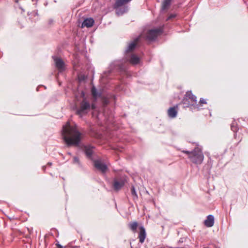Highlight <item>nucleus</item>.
Listing matches in <instances>:
<instances>
[{
  "label": "nucleus",
  "instance_id": "obj_7",
  "mask_svg": "<svg viewBox=\"0 0 248 248\" xmlns=\"http://www.w3.org/2000/svg\"><path fill=\"white\" fill-rule=\"evenodd\" d=\"M110 70L109 72H111L113 69H116L119 71H123L125 69L124 64L121 60H115L113 61L109 66Z\"/></svg>",
  "mask_w": 248,
  "mask_h": 248
},
{
  "label": "nucleus",
  "instance_id": "obj_24",
  "mask_svg": "<svg viewBox=\"0 0 248 248\" xmlns=\"http://www.w3.org/2000/svg\"><path fill=\"white\" fill-rule=\"evenodd\" d=\"M231 128L232 131L236 132L238 130L236 123L233 121L231 125Z\"/></svg>",
  "mask_w": 248,
  "mask_h": 248
},
{
  "label": "nucleus",
  "instance_id": "obj_25",
  "mask_svg": "<svg viewBox=\"0 0 248 248\" xmlns=\"http://www.w3.org/2000/svg\"><path fill=\"white\" fill-rule=\"evenodd\" d=\"M138 227V223L137 222H134L130 223V227L131 230L135 231L137 230Z\"/></svg>",
  "mask_w": 248,
  "mask_h": 248
},
{
  "label": "nucleus",
  "instance_id": "obj_4",
  "mask_svg": "<svg viewBox=\"0 0 248 248\" xmlns=\"http://www.w3.org/2000/svg\"><path fill=\"white\" fill-rule=\"evenodd\" d=\"M83 147L84 153L87 159L93 161L98 157L94 151L95 149L94 146L91 144H88L84 145Z\"/></svg>",
  "mask_w": 248,
  "mask_h": 248
},
{
  "label": "nucleus",
  "instance_id": "obj_34",
  "mask_svg": "<svg viewBox=\"0 0 248 248\" xmlns=\"http://www.w3.org/2000/svg\"><path fill=\"white\" fill-rule=\"evenodd\" d=\"M47 165L48 166H51L52 165V163L51 162H48Z\"/></svg>",
  "mask_w": 248,
  "mask_h": 248
},
{
  "label": "nucleus",
  "instance_id": "obj_13",
  "mask_svg": "<svg viewBox=\"0 0 248 248\" xmlns=\"http://www.w3.org/2000/svg\"><path fill=\"white\" fill-rule=\"evenodd\" d=\"M214 224V217L213 215H209L204 220V224L206 227H211Z\"/></svg>",
  "mask_w": 248,
  "mask_h": 248
},
{
  "label": "nucleus",
  "instance_id": "obj_23",
  "mask_svg": "<svg viewBox=\"0 0 248 248\" xmlns=\"http://www.w3.org/2000/svg\"><path fill=\"white\" fill-rule=\"evenodd\" d=\"M131 195L133 196V198L134 200H137L138 198L137 194L135 188L134 186H132L131 187Z\"/></svg>",
  "mask_w": 248,
  "mask_h": 248
},
{
  "label": "nucleus",
  "instance_id": "obj_22",
  "mask_svg": "<svg viewBox=\"0 0 248 248\" xmlns=\"http://www.w3.org/2000/svg\"><path fill=\"white\" fill-rule=\"evenodd\" d=\"M73 163L77 164L79 168H82V164L81 163L79 159L78 156H74Z\"/></svg>",
  "mask_w": 248,
  "mask_h": 248
},
{
  "label": "nucleus",
  "instance_id": "obj_28",
  "mask_svg": "<svg viewBox=\"0 0 248 248\" xmlns=\"http://www.w3.org/2000/svg\"><path fill=\"white\" fill-rule=\"evenodd\" d=\"M200 104H206L207 102L203 98H201L200 100Z\"/></svg>",
  "mask_w": 248,
  "mask_h": 248
},
{
  "label": "nucleus",
  "instance_id": "obj_5",
  "mask_svg": "<svg viewBox=\"0 0 248 248\" xmlns=\"http://www.w3.org/2000/svg\"><path fill=\"white\" fill-rule=\"evenodd\" d=\"M163 33V30L161 28L149 30L146 35V38L150 41H154L157 37Z\"/></svg>",
  "mask_w": 248,
  "mask_h": 248
},
{
  "label": "nucleus",
  "instance_id": "obj_27",
  "mask_svg": "<svg viewBox=\"0 0 248 248\" xmlns=\"http://www.w3.org/2000/svg\"><path fill=\"white\" fill-rule=\"evenodd\" d=\"M176 17V15L174 14H171L167 18V20H170Z\"/></svg>",
  "mask_w": 248,
  "mask_h": 248
},
{
  "label": "nucleus",
  "instance_id": "obj_32",
  "mask_svg": "<svg viewBox=\"0 0 248 248\" xmlns=\"http://www.w3.org/2000/svg\"><path fill=\"white\" fill-rule=\"evenodd\" d=\"M179 243H182V242H183V238H181V239L179 240Z\"/></svg>",
  "mask_w": 248,
  "mask_h": 248
},
{
  "label": "nucleus",
  "instance_id": "obj_35",
  "mask_svg": "<svg viewBox=\"0 0 248 248\" xmlns=\"http://www.w3.org/2000/svg\"><path fill=\"white\" fill-rule=\"evenodd\" d=\"M67 154H68V155H72V154H71V153H70V152H68V153H67Z\"/></svg>",
  "mask_w": 248,
  "mask_h": 248
},
{
  "label": "nucleus",
  "instance_id": "obj_29",
  "mask_svg": "<svg viewBox=\"0 0 248 248\" xmlns=\"http://www.w3.org/2000/svg\"><path fill=\"white\" fill-rule=\"evenodd\" d=\"M95 105L94 104H92L91 105V108L92 109H94L95 108Z\"/></svg>",
  "mask_w": 248,
  "mask_h": 248
},
{
  "label": "nucleus",
  "instance_id": "obj_30",
  "mask_svg": "<svg viewBox=\"0 0 248 248\" xmlns=\"http://www.w3.org/2000/svg\"><path fill=\"white\" fill-rule=\"evenodd\" d=\"M56 246H57V248H63V247H62V246L61 244H56Z\"/></svg>",
  "mask_w": 248,
  "mask_h": 248
},
{
  "label": "nucleus",
  "instance_id": "obj_16",
  "mask_svg": "<svg viewBox=\"0 0 248 248\" xmlns=\"http://www.w3.org/2000/svg\"><path fill=\"white\" fill-rule=\"evenodd\" d=\"M178 111L175 107H170L168 110V116L172 118H175L177 115Z\"/></svg>",
  "mask_w": 248,
  "mask_h": 248
},
{
  "label": "nucleus",
  "instance_id": "obj_8",
  "mask_svg": "<svg viewBox=\"0 0 248 248\" xmlns=\"http://www.w3.org/2000/svg\"><path fill=\"white\" fill-rule=\"evenodd\" d=\"M126 179L124 177H121L119 179H113V188L115 190H120L125 185Z\"/></svg>",
  "mask_w": 248,
  "mask_h": 248
},
{
  "label": "nucleus",
  "instance_id": "obj_9",
  "mask_svg": "<svg viewBox=\"0 0 248 248\" xmlns=\"http://www.w3.org/2000/svg\"><path fill=\"white\" fill-rule=\"evenodd\" d=\"M52 58L55 62V66L59 70V72H62L65 70V63L60 58L56 56H53Z\"/></svg>",
  "mask_w": 248,
  "mask_h": 248
},
{
  "label": "nucleus",
  "instance_id": "obj_2",
  "mask_svg": "<svg viewBox=\"0 0 248 248\" xmlns=\"http://www.w3.org/2000/svg\"><path fill=\"white\" fill-rule=\"evenodd\" d=\"M182 152L188 155V158L194 164H201L202 163L204 155L202 150L198 147L195 148L192 151L183 150Z\"/></svg>",
  "mask_w": 248,
  "mask_h": 248
},
{
  "label": "nucleus",
  "instance_id": "obj_1",
  "mask_svg": "<svg viewBox=\"0 0 248 248\" xmlns=\"http://www.w3.org/2000/svg\"><path fill=\"white\" fill-rule=\"evenodd\" d=\"M62 135L67 147L78 146L81 142V133L76 127L70 126L68 122L63 126Z\"/></svg>",
  "mask_w": 248,
  "mask_h": 248
},
{
  "label": "nucleus",
  "instance_id": "obj_17",
  "mask_svg": "<svg viewBox=\"0 0 248 248\" xmlns=\"http://www.w3.org/2000/svg\"><path fill=\"white\" fill-rule=\"evenodd\" d=\"M92 94L95 99H96L97 98L100 97L102 95V93L100 92H98L95 87L93 86L91 89Z\"/></svg>",
  "mask_w": 248,
  "mask_h": 248
},
{
  "label": "nucleus",
  "instance_id": "obj_10",
  "mask_svg": "<svg viewBox=\"0 0 248 248\" xmlns=\"http://www.w3.org/2000/svg\"><path fill=\"white\" fill-rule=\"evenodd\" d=\"M186 95L187 97V98L190 100L191 103H194L196 105V108L199 110L200 109V107L199 105L197 103V97L195 95L193 94L191 91L186 92Z\"/></svg>",
  "mask_w": 248,
  "mask_h": 248
},
{
  "label": "nucleus",
  "instance_id": "obj_21",
  "mask_svg": "<svg viewBox=\"0 0 248 248\" xmlns=\"http://www.w3.org/2000/svg\"><path fill=\"white\" fill-rule=\"evenodd\" d=\"M171 0H164L162 1L161 10L164 11L169 8L171 4Z\"/></svg>",
  "mask_w": 248,
  "mask_h": 248
},
{
  "label": "nucleus",
  "instance_id": "obj_31",
  "mask_svg": "<svg viewBox=\"0 0 248 248\" xmlns=\"http://www.w3.org/2000/svg\"><path fill=\"white\" fill-rule=\"evenodd\" d=\"M81 96L82 97H84L85 96V93L83 91H82L81 92Z\"/></svg>",
  "mask_w": 248,
  "mask_h": 248
},
{
  "label": "nucleus",
  "instance_id": "obj_11",
  "mask_svg": "<svg viewBox=\"0 0 248 248\" xmlns=\"http://www.w3.org/2000/svg\"><path fill=\"white\" fill-rule=\"evenodd\" d=\"M139 229H140V232H139V241L140 243L142 244L144 242L146 236L145 229L142 225H141Z\"/></svg>",
  "mask_w": 248,
  "mask_h": 248
},
{
  "label": "nucleus",
  "instance_id": "obj_14",
  "mask_svg": "<svg viewBox=\"0 0 248 248\" xmlns=\"http://www.w3.org/2000/svg\"><path fill=\"white\" fill-rule=\"evenodd\" d=\"M94 21L93 18L90 17L85 19L82 23V27H86L88 28L91 27L93 26Z\"/></svg>",
  "mask_w": 248,
  "mask_h": 248
},
{
  "label": "nucleus",
  "instance_id": "obj_37",
  "mask_svg": "<svg viewBox=\"0 0 248 248\" xmlns=\"http://www.w3.org/2000/svg\"><path fill=\"white\" fill-rule=\"evenodd\" d=\"M47 3H45V6H46V5H47Z\"/></svg>",
  "mask_w": 248,
  "mask_h": 248
},
{
  "label": "nucleus",
  "instance_id": "obj_3",
  "mask_svg": "<svg viewBox=\"0 0 248 248\" xmlns=\"http://www.w3.org/2000/svg\"><path fill=\"white\" fill-rule=\"evenodd\" d=\"M91 109L90 102L85 98H84L80 103L79 108L77 109L76 114L81 117L83 115L87 114Z\"/></svg>",
  "mask_w": 248,
  "mask_h": 248
},
{
  "label": "nucleus",
  "instance_id": "obj_19",
  "mask_svg": "<svg viewBox=\"0 0 248 248\" xmlns=\"http://www.w3.org/2000/svg\"><path fill=\"white\" fill-rule=\"evenodd\" d=\"M140 62V59L139 57L135 54H132L129 59V62L134 65L138 64Z\"/></svg>",
  "mask_w": 248,
  "mask_h": 248
},
{
  "label": "nucleus",
  "instance_id": "obj_6",
  "mask_svg": "<svg viewBox=\"0 0 248 248\" xmlns=\"http://www.w3.org/2000/svg\"><path fill=\"white\" fill-rule=\"evenodd\" d=\"M93 162L95 169L100 171L102 173H105L108 170V166L102 161L101 158L97 157Z\"/></svg>",
  "mask_w": 248,
  "mask_h": 248
},
{
  "label": "nucleus",
  "instance_id": "obj_20",
  "mask_svg": "<svg viewBox=\"0 0 248 248\" xmlns=\"http://www.w3.org/2000/svg\"><path fill=\"white\" fill-rule=\"evenodd\" d=\"M115 9L116 14L119 16L123 15L128 11V7L127 6L120 7Z\"/></svg>",
  "mask_w": 248,
  "mask_h": 248
},
{
  "label": "nucleus",
  "instance_id": "obj_15",
  "mask_svg": "<svg viewBox=\"0 0 248 248\" xmlns=\"http://www.w3.org/2000/svg\"><path fill=\"white\" fill-rule=\"evenodd\" d=\"M182 102L184 105L185 108H187L189 106H193L194 108H196V105H195L194 103H191L190 100L187 98V97L186 94L185 95Z\"/></svg>",
  "mask_w": 248,
  "mask_h": 248
},
{
  "label": "nucleus",
  "instance_id": "obj_18",
  "mask_svg": "<svg viewBox=\"0 0 248 248\" xmlns=\"http://www.w3.org/2000/svg\"><path fill=\"white\" fill-rule=\"evenodd\" d=\"M131 0H117L113 5L114 8H118L123 6L124 4L126 3Z\"/></svg>",
  "mask_w": 248,
  "mask_h": 248
},
{
  "label": "nucleus",
  "instance_id": "obj_26",
  "mask_svg": "<svg viewBox=\"0 0 248 248\" xmlns=\"http://www.w3.org/2000/svg\"><path fill=\"white\" fill-rule=\"evenodd\" d=\"M89 130V133L91 135H93L95 134V131L93 128L90 127Z\"/></svg>",
  "mask_w": 248,
  "mask_h": 248
},
{
  "label": "nucleus",
  "instance_id": "obj_36",
  "mask_svg": "<svg viewBox=\"0 0 248 248\" xmlns=\"http://www.w3.org/2000/svg\"><path fill=\"white\" fill-rule=\"evenodd\" d=\"M53 22V20H50V23H51V22Z\"/></svg>",
  "mask_w": 248,
  "mask_h": 248
},
{
  "label": "nucleus",
  "instance_id": "obj_12",
  "mask_svg": "<svg viewBox=\"0 0 248 248\" xmlns=\"http://www.w3.org/2000/svg\"><path fill=\"white\" fill-rule=\"evenodd\" d=\"M140 37V36L136 37L133 42H132L130 44H129L125 50V53L132 51L136 47V43L139 41Z\"/></svg>",
  "mask_w": 248,
  "mask_h": 248
},
{
  "label": "nucleus",
  "instance_id": "obj_33",
  "mask_svg": "<svg viewBox=\"0 0 248 248\" xmlns=\"http://www.w3.org/2000/svg\"><path fill=\"white\" fill-rule=\"evenodd\" d=\"M46 168V167L45 166H44L42 167V169L44 171L45 170Z\"/></svg>",
  "mask_w": 248,
  "mask_h": 248
}]
</instances>
